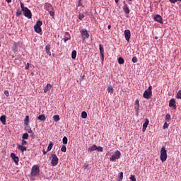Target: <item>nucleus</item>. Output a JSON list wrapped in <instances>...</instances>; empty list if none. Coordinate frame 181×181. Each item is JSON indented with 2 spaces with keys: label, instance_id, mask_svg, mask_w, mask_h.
Wrapping results in <instances>:
<instances>
[{
  "label": "nucleus",
  "instance_id": "9b49d317",
  "mask_svg": "<svg viewBox=\"0 0 181 181\" xmlns=\"http://www.w3.org/2000/svg\"><path fill=\"white\" fill-rule=\"evenodd\" d=\"M124 37L127 42H129V40L131 39V31L129 30H124Z\"/></svg>",
  "mask_w": 181,
  "mask_h": 181
},
{
  "label": "nucleus",
  "instance_id": "7c9ffc66",
  "mask_svg": "<svg viewBox=\"0 0 181 181\" xmlns=\"http://www.w3.org/2000/svg\"><path fill=\"white\" fill-rule=\"evenodd\" d=\"M81 118H83V119L87 118V112L86 111H83L81 112Z\"/></svg>",
  "mask_w": 181,
  "mask_h": 181
},
{
  "label": "nucleus",
  "instance_id": "a878e982",
  "mask_svg": "<svg viewBox=\"0 0 181 181\" xmlns=\"http://www.w3.org/2000/svg\"><path fill=\"white\" fill-rule=\"evenodd\" d=\"M24 125H29V115L25 116L24 119Z\"/></svg>",
  "mask_w": 181,
  "mask_h": 181
},
{
  "label": "nucleus",
  "instance_id": "c03bdc74",
  "mask_svg": "<svg viewBox=\"0 0 181 181\" xmlns=\"http://www.w3.org/2000/svg\"><path fill=\"white\" fill-rule=\"evenodd\" d=\"M96 151H98V152H103V148L101 146H98Z\"/></svg>",
  "mask_w": 181,
  "mask_h": 181
},
{
  "label": "nucleus",
  "instance_id": "49530a36",
  "mask_svg": "<svg viewBox=\"0 0 181 181\" xmlns=\"http://www.w3.org/2000/svg\"><path fill=\"white\" fill-rule=\"evenodd\" d=\"M171 4H176V2H181V0H169Z\"/></svg>",
  "mask_w": 181,
  "mask_h": 181
},
{
  "label": "nucleus",
  "instance_id": "6e6552de",
  "mask_svg": "<svg viewBox=\"0 0 181 181\" xmlns=\"http://www.w3.org/2000/svg\"><path fill=\"white\" fill-rule=\"evenodd\" d=\"M170 108H173V110H176V100L175 98H172L169 102Z\"/></svg>",
  "mask_w": 181,
  "mask_h": 181
},
{
  "label": "nucleus",
  "instance_id": "a18cd8bd",
  "mask_svg": "<svg viewBox=\"0 0 181 181\" xmlns=\"http://www.w3.org/2000/svg\"><path fill=\"white\" fill-rule=\"evenodd\" d=\"M132 62H133L134 63H138V58H137L136 57H134L132 58Z\"/></svg>",
  "mask_w": 181,
  "mask_h": 181
},
{
  "label": "nucleus",
  "instance_id": "2f4dec72",
  "mask_svg": "<svg viewBox=\"0 0 181 181\" xmlns=\"http://www.w3.org/2000/svg\"><path fill=\"white\" fill-rule=\"evenodd\" d=\"M29 138V134L28 133H24L22 136L23 139H28Z\"/></svg>",
  "mask_w": 181,
  "mask_h": 181
},
{
  "label": "nucleus",
  "instance_id": "4d7b16f0",
  "mask_svg": "<svg viewBox=\"0 0 181 181\" xmlns=\"http://www.w3.org/2000/svg\"><path fill=\"white\" fill-rule=\"evenodd\" d=\"M32 132H32V129H30L28 130V133H29V134H32Z\"/></svg>",
  "mask_w": 181,
  "mask_h": 181
},
{
  "label": "nucleus",
  "instance_id": "ddd939ff",
  "mask_svg": "<svg viewBox=\"0 0 181 181\" xmlns=\"http://www.w3.org/2000/svg\"><path fill=\"white\" fill-rule=\"evenodd\" d=\"M71 39V36L70 35V33L69 32L65 33V36L64 38V43L67 42V40H70Z\"/></svg>",
  "mask_w": 181,
  "mask_h": 181
},
{
  "label": "nucleus",
  "instance_id": "0eeeda50",
  "mask_svg": "<svg viewBox=\"0 0 181 181\" xmlns=\"http://www.w3.org/2000/svg\"><path fill=\"white\" fill-rule=\"evenodd\" d=\"M80 33L81 34L83 39H88V37H90V34H88V32L86 29H81L80 30Z\"/></svg>",
  "mask_w": 181,
  "mask_h": 181
},
{
  "label": "nucleus",
  "instance_id": "20e7f679",
  "mask_svg": "<svg viewBox=\"0 0 181 181\" xmlns=\"http://www.w3.org/2000/svg\"><path fill=\"white\" fill-rule=\"evenodd\" d=\"M39 172H40V169L39 168L37 165H35L32 167L30 175L32 177H35V176H37L39 175Z\"/></svg>",
  "mask_w": 181,
  "mask_h": 181
},
{
  "label": "nucleus",
  "instance_id": "2eb2a0df",
  "mask_svg": "<svg viewBox=\"0 0 181 181\" xmlns=\"http://www.w3.org/2000/svg\"><path fill=\"white\" fill-rule=\"evenodd\" d=\"M17 147L19 149V151H21V152L23 153V152H26L28 151L26 147H25L24 146H22L21 144H18Z\"/></svg>",
  "mask_w": 181,
  "mask_h": 181
},
{
  "label": "nucleus",
  "instance_id": "052dcab7",
  "mask_svg": "<svg viewBox=\"0 0 181 181\" xmlns=\"http://www.w3.org/2000/svg\"><path fill=\"white\" fill-rule=\"evenodd\" d=\"M129 1H132V0H129Z\"/></svg>",
  "mask_w": 181,
  "mask_h": 181
},
{
  "label": "nucleus",
  "instance_id": "aec40b11",
  "mask_svg": "<svg viewBox=\"0 0 181 181\" xmlns=\"http://www.w3.org/2000/svg\"><path fill=\"white\" fill-rule=\"evenodd\" d=\"M50 90H52V84L47 83L45 87L44 93H47V91H50Z\"/></svg>",
  "mask_w": 181,
  "mask_h": 181
},
{
  "label": "nucleus",
  "instance_id": "de8ad7c7",
  "mask_svg": "<svg viewBox=\"0 0 181 181\" xmlns=\"http://www.w3.org/2000/svg\"><path fill=\"white\" fill-rule=\"evenodd\" d=\"M48 12H49V15H50V16H54V11H49Z\"/></svg>",
  "mask_w": 181,
  "mask_h": 181
},
{
  "label": "nucleus",
  "instance_id": "72a5a7b5",
  "mask_svg": "<svg viewBox=\"0 0 181 181\" xmlns=\"http://www.w3.org/2000/svg\"><path fill=\"white\" fill-rule=\"evenodd\" d=\"M68 141H69V140H68L67 137L64 136V137L63 138V139H62V142H63L64 145H67Z\"/></svg>",
  "mask_w": 181,
  "mask_h": 181
},
{
  "label": "nucleus",
  "instance_id": "473e14b6",
  "mask_svg": "<svg viewBox=\"0 0 181 181\" xmlns=\"http://www.w3.org/2000/svg\"><path fill=\"white\" fill-rule=\"evenodd\" d=\"M122 179H124V173L121 172L119 175V181H122Z\"/></svg>",
  "mask_w": 181,
  "mask_h": 181
},
{
  "label": "nucleus",
  "instance_id": "f03ea898",
  "mask_svg": "<svg viewBox=\"0 0 181 181\" xmlns=\"http://www.w3.org/2000/svg\"><path fill=\"white\" fill-rule=\"evenodd\" d=\"M20 5L24 16L28 18V19H32V11H30L28 7H25V4H23V3L21 2Z\"/></svg>",
  "mask_w": 181,
  "mask_h": 181
},
{
  "label": "nucleus",
  "instance_id": "f8f14e48",
  "mask_svg": "<svg viewBox=\"0 0 181 181\" xmlns=\"http://www.w3.org/2000/svg\"><path fill=\"white\" fill-rule=\"evenodd\" d=\"M148 125H149V119H146L145 122L143 124V129H142L143 132H145L146 131V128H148Z\"/></svg>",
  "mask_w": 181,
  "mask_h": 181
},
{
  "label": "nucleus",
  "instance_id": "c9c22d12",
  "mask_svg": "<svg viewBox=\"0 0 181 181\" xmlns=\"http://www.w3.org/2000/svg\"><path fill=\"white\" fill-rule=\"evenodd\" d=\"M176 98L181 100V90H179L177 93Z\"/></svg>",
  "mask_w": 181,
  "mask_h": 181
},
{
  "label": "nucleus",
  "instance_id": "864d4df0",
  "mask_svg": "<svg viewBox=\"0 0 181 181\" xmlns=\"http://www.w3.org/2000/svg\"><path fill=\"white\" fill-rule=\"evenodd\" d=\"M25 70H28L29 69V63H27V65L25 67Z\"/></svg>",
  "mask_w": 181,
  "mask_h": 181
},
{
  "label": "nucleus",
  "instance_id": "58836bf2",
  "mask_svg": "<svg viewBox=\"0 0 181 181\" xmlns=\"http://www.w3.org/2000/svg\"><path fill=\"white\" fill-rule=\"evenodd\" d=\"M83 18H84V14L80 13V14L78 15V19H79L80 21H82Z\"/></svg>",
  "mask_w": 181,
  "mask_h": 181
},
{
  "label": "nucleus",
  "instance_id": "1a4fd4ad",
  "mask_svg": "<svg viewBox=\"0 0 181 181\" xmlns=\"http://www.w3.org/2000/svg\"><path fill=\"white\" fill-rule=\"evenodd\" d=\"M100 54L102 62H104V45L100 44L99 45Z\"/></svg>",
  "mask_w": 181,
  "mask_h": 181
},
{
  "label": "nucleus",
  "instance_id": "f257e3e1",
  "mask_svg": "<svg viewBox=\"0 0 181 181\" xmlns=\"http://www.w3.org/2000/svg\"><path fill=\"white\" fill-rule=\"evenodd\" d=\"M109 160L110 162H115V160H118L119 158H121V151L117 150L115 152L108 151L106 153Z\"/></svg>",
  "mask_w": 181,
  "mask_h": 181
},
{
  "label": "nucleus",
  "instance_id": "37998d69",
  "mask_svg": "<svg viewBox=\"0 0 181 181\" xmlns=\"http://www.w3.org/2000/svg\"><path fill=\"white\" fill-rule=\"evenodd\" d=\"M61 151L62 152H66V151H67V149L66 148V146L63 145L61 148Z\"/></svg>",
  "mask_w": 181,
  "mask_h": 181
},
{
  "label": "nucleus",
  "instance_id": "e433bc0d",
  "mask_svg": "<svg viewBox=\"0 0 181 181\" xmlns=\"http://www.w3.org/2000/svg\"><path fill=\"white\" fill-rule=\"evenodd\" d=\"M22 15V11L21 9H18L16 11V16H21Z\"/></svg>",
  "mask_w": 181,
  "mask_h": 181
},
{
  "label": "nucleus",
  "instance_id": "9d476101",
  "mask_svg": "<svg viewBox=\"0 0 181 181\" xmlns=\"http://www.w3.org/2000/svg\"><path fill=\"white\" fill-rule=\"evenodd\" d=\"M11 158H12L16 165H19V157L16 156L15 153H11Z\"/></svg>",
  "mask_w": 181,
  "mask_h": 181
},
{
  "label": "nucleus",
  "instance_id": "3c124183",
  "mask_svg": "<svg viewBox=\"0 0 181 181\" xmlns=\"http://www.w3.org/2000/svg\"><path fill=\"white\" fill-rule=\"evenodd\" d=\"M78 6H83V3H81V0H78Z\"/></svg>",
  "mask_w": 181,
  "mask_h": 181
},
{
  "label": "nucleus",
  "instance_id": "4be33fe9",
  "mask_svg": "<svg viewBox=\"0 0 181 181\" xmlns=\"http://www.w3.org/2000/svg\"><path fill=\"white\" fill-rule=\"evenodd\" d=\"M34 30L36 33H40V32H42V28L36 25L34 26Z\"/></svg>",
  "mask_w": 181,
  "mask_h": 181
},
{
  "label": "nucleus",
  "instance_id": "6ab92c4d",
  "mask_svg": "<svg viewBox=\"0 0 181 181\" xmlns=\"http://www.w3.org/2000/svg\"><path fill=\"white\" fill-rule=\"evenodd\" d=\"M135 103H135L134 109H135L136 112H137V114H138V112H139V100H136Z\"/></svg>",
  "mask_w": 181,
  "mask_h": 181
},
{
  "label": "nucleus",
  "instance_id": "bb28decb",
  "mask_svg": "<svg viewBox=\"0 0 181 181\" xmlns=\"http://www.w3.org/2000/svg\"><path fill=\"white\" fill-rule=\"evenodd\" d=\"M53 145H54L53 142L50 141L48 145L47 152H49V151H52V148H53Z\"/></svg>",
  "mask_w": 181,
  "mask_h": 181
},
{
  "label": "nucleus",
  "instance_id": "393cba45",
  "mask_svg": "<svg viewBox=\"0 0 181 181\" xmlns=\"http://www.w3.org/2000/svg\"><path fill=\"white\" fill-rule=\"evenodd\" d=\"M37 119H40V121H46V116H45V115H40L38 116Z\"/></svg>",
  "mask_w": 181,
  "mask_h": 181
},
{
  "label": "nucleus",
  "instance_id": "39448f33",
  "mask_svg": "<svg viewBox=\"0 0 181 181\" xmlns=\"http://www.w3.org/2000/svg\"><path fill=\"white\" fill-rule=\"evenodd\" d=\"M143 97L147 100L152 97V86H149L148 89L144 92Z\"/></svg>",
  "mask_w": 181,
  "mask_h": 181
},
{
  "label": "nucleus",
  "instance_id": "a211bd4d",
  "mask_svg": "<svg viewBox=\"0 0 181 181\" xmlns=\"http://www.w3.org/2000/svg\"><path fill=\"white\" fill-rule=\"evenodd\" d=\"M45 52L48 56H52V52H50V45H47L45 47Z\"/></svg>",
  "mask_w": 181,
  "mask_h": 181
},
{
  "label": "nucleus",
  "instance_id": "b1692460",
  "mask_svg": "<svg viewBox=\"0 0 181 181\" xmlns=\"http://www.w3.org/2000/svg\"><path fill=\"white\" fill-rule=\"evenodd\" d=\"M71 57L74 60H76V57H77V51L76 50L72 51Z\"/></svg>",
  "mask_w": 181,
  "mask_h": 181
},
{
  "label": "nucleus",
  "instance_id": "423d86ee",
  "mask_svg": "<svg viewBox=\"0 0 181 181\" xmlns=\"http://www.w3.org/2000/svg\"><path fill=\"white\" fill-rule=\"evenodd\" d=\"M52 166H57V163H59V158H57V156H56V154H52Z\"/></svg>",
  "mask_w": 181,
  "mask_h": 181
},
{
  "label": "nucleus",
  "instance_id": "cd10ccee",
  "mask_svg": "<svg viewBox=\"0 0 181 181\" xmlns=\"http://www.w3.org/2000/svg\"><path fill=\"white\" fill-rule=\"evenodd\" d=\"M53 119L55 121V122H57L58 121H60V116L59 115H54Z\"/></svg>",
  "mask_w": 181,
  "mask_h": 181
},
{
  "label": "nucleus",
  "instance_id": "5fc2aeb1",
  "mask_svg": "<svg viewBox=\"0 0 181 181\" xmlns=\"http://www.w3.org/2000/svg\"><path fill=\"white\" fill-rule=\"evenodd\" d=\"M43 155H46L47 153V151H45V149L42 151Z\"/></svg>",
  "mask_w": 181,
  "mask_h": 181
},
{
  "label": "nucleus",
  "instance_id": "bf43d9fd",
  "mask_svg": "<svg viewBox=\"0 0 181 181\" xmlns=\"http://www.w3.org/2000/svg\"><path fill=\"white\" fill-rule=\"evenodd\" d=\"M107 29H109V30L111 29V25H108Z\"/></svg>",
  "mask_w": 181,
  "mask_h": 181
},
{
  "label": "nucleus",
  "instance_id": "c756f323",
  "mask_svg": "<svg viewBox=\"0 0 181 181\" xmlns=\"http://www.w3.org/2000/svg\"><path fill=\"white\" fill-rule=\"evenodd\" d=\"M118 63L119 64H124V63H125V60H124L122 57H119L118 59Z\"/></svg>",
  "mask_w": 181,
  "mask_h": 181
},
{
  "label": "nucleus",
  "instance_id": "4468645a",
  "mask_svg": "<svg viewBox=\"0 0 181 181\" xmlns=\"http://www.w3.org/2000/svg\"><path fill=\"white\" fill-rule=\"evenodd\" d=\"M154 21H156V22H158V23H162V16H160V15H156L153 18Z\"/></svg>",
  "mask_w": 181,
  "mask_h": 181
},
{
  "label": "nucleus",
  "instance_id": "09e8293b",
  "mask_svg": "<svg viewBox=\"0 0 181 181\" xmlns=\"http://www.w3.org/2000/svg\"><path fill=\"white\" fill-rule=\"evenodd\" d=\"M4 94L6 95V97H9V91L5 90Z\"/></svg>",
  "mask_w": 181,
  "mask_h": 181
},
{
  "label": "nucleus",
  "instance_id": "79ce46f5",
  "mask_svg": "<svg viewBox=\"0 0 181 181\" xmlns=\"http://www.w3.org/2000/svg\"><path fill=\"white\" fill-rule=\"evenodd\" d=\"M21 145H22L23 146H25V145H28V141H26V140H25V139H23V140H22Z\"/></svg>",
  "mask_w": 181,
  "mask_h": 181
},
{
  "label": "nucleus",
  "instance_id": "dca6fc26",
  "mask_svg": "<svg viewBox=\"0 0 181 181\" xmlns=\"http://www.w3.org/2000/svg\"><path fill=\"white\" fill-rule=\"evenodd\" d=\"M0 121L3 125H6V116L5 115L1 116Z\"/></svg>",
  "mask_w": 181,
  "mask_h": 181
},
{
  "label": "nucleus",
  "instance_id": "c85d7f7f",
  "mask_svg": "<svg viewBox=\"0 0 181 181\" xmlns=\"http://www.w3.org/2000/svg\"><path fill=\"white\" fill-rule=\"evenodd\" d=\"M107 91L108 93H110V94H112L114 93V88H112V86H110L107 88Z\"/></svg>",
  "mask_w": 181,
  "mask_h": 181
},
{
  "label": "nucleus",
  "instance_id": "ea45409f",
  "mask_svg": "<svg viewBox=\"0 0 181 181\" xmlns=\"http://www.w3.org/2000/svg\"><path fill=\"white\" fill-rule=\"evenodd\" d=\"M165 120L166 121H170V115H169V114H167L166 115H165Z\"/></svg>",
  "mask_w": 181,
  "mask_h": 181
},
{
  "label": "nucleus",
  "instance_id": "f3484780",
  "mask_svg": "<svg viewBox=\"0 0 181 181\" xmlns=\"http://www.w3.org/2000/svg\"><path fill=\"white\" fill-rule=\"evenodd\" d=\"M44 8L46 11H52V4H50V3H45Z\"/></svg>",
  "mask_w": 181,
  "mask_h": 181
},
{
  "label": "nucleus",
  "instance_id": "412c9836",
  "mask_svg": "<svg viewBox=\"0 0 181 181\" xmlns=\"http://www.w3.org/2000/svg\"><path fill=\"white\" fill-rule=\"evenodd\" d=\"M97 145L93 144L91 147H89L88 151V152H94V151H97Z\"/></svg>",
  "mask_w": 181,
  "mask_h": 181
},
{
  "label": "nucleus",
  "instance_id": "f704fd0d",
  "mask_svg": "<svg viewBox=\"0 0 181 181\" xmlns=\"http://www.w3.org/2000/svg\"><path fill=\"white\" fill-rule=\"evenodd\" d=\"M42 25H43V23L41 21H37L35 26H38L40 28V26H42Z\"/></svg>",
  "mask_w": 181,
  "mask_h": 181
},
{
  "label": "nucleus",
  "instance_id": "a19ab883",
  "mask_svg": "<svg viewBox=\"0 0 181 181\" xmlns=\"http://www.w3.org/2000/svg\"><path fill=\"white\" fill-rule=\"evenodd\" d=\"M163 128V129H166L169 128V124H168L167 122H165Z\"/></svg>",
  "mask_w": 181,
  "mask_h": 181
},
{
  "label": "nucleus",
  "instance_id": "13d9d810",
  "mask_svg": "<svg viewBox=\"0 0 181 181\" xmlns=\"http://www.w3.org/2000/svg\"><path fill=\"white\" fill-rule=\"evenodd\" d=\"M116 4H118V2H119V0H115Z\"/></svg>",
  "mask_w": 181,
  "mask_h": 181
},
{
  "label": "nucleus",
  "instance_id": "8fccbe9b",
  "mask_svg": "<svg viewBox=\"0 0 181 181\" xmlns=\"http://www.w3.org/2000/svg\"><path fill=\"white\" fill-rule=\"evenodd\" d=\"M83 168H84V169H88V163H84Z\"/></svg>",
  "mask_w": 181,
  "mask_h": 181
},
{
  "label": "nucleus",
  "instance_id": "7ed1b4c3",
  "mask_svg": "<svg viewBox=\"0 0 181 181\" xmlns=\"http://www.w3.org/2000/svg\"><path fill=\"white\" fill-rule=\"evenodd\" d=\"M160 159L161 162H166V160L168 159V151H166V148H165V146H162L160 151Z\"/></svg>",
  "mask_w": 181,
  "mask_h": 181
},
{
  "label": "nucleus",
  "instance_id": "603ef678",
  "mask_svg": "<svg viewBox=\"0 0 181 181\" xmlns=\"http://www.w3.org/2000/svg\"><path fill=\"white\" fill-rule=\"evenodd\" d=\"M30 137L33 139H35V133L32 132L30 133Z\"/></svg>",
  "mask_w": 181,
  "mask_h": 181
},
{
  "label": "nucleus",
  "instance_id": "6e6d98bb",
  "mask_svg": "<svg viewBox=\"0 0 181 181\" xmlns=\"http://www.w3.org/2000/svg\"><path fill=\"white\" fill-rule=\"evenodd\" d=\"M6 2H8V4H11V2H12V0H6Z\"/></svg>",
  "mask_w": 181,
  "mask_h": 181
},
{
  "label": "nucleus",
  "instance_id": "4c0bfd02",
  "mask_svg": "<svg viewBox=\"0 0 181 181\" xmlns=\"http://www.w3.org/2000/svg\"><path fill=\"white\" fill-rule=\"evenodd\" d=\"M129 179L132 181H136V178H135V175H131Z\"/></svg>",
  "mask_w": 181,
  "mask_h": 181
},
{
  "label": "nucleus",
  "instance_id": "5701e85b",
  "mask_svg": "<svg viewBox=\"0 0 181 181\" xmlns=\"http://www.w3.org/2000/svg\"><path fill=\"white\" fill-rule=\"evenodd\" d=\"M123 10L125 13H129V8H128V5L124 4L123 6Z\"/></svg>",
  "mask_w": 181,
  "mask_h": 181
}]
</instances>
